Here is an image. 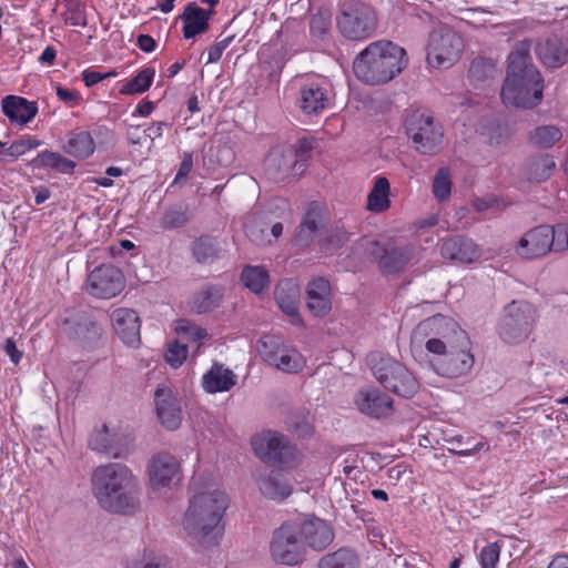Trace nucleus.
<instances>
[{"label":"nucleus","instance_id":"nucleus-1","mask_svg":"<svg viewBox=\"0 0 568 568\" xmlns=\"http://www.w3.org/2000/svg\"><path fill=\"white\" fill-rule=\"evenodd\" d=\"M435 332L439 336L430 337L425 343L427 352L436 355L432 361L434 371L447 378H457L470 372L474 356L467 333L457 323L436 315L422 321L413 333V339Z\"/></svg>","mask_w":568,"mask_h":568},{"label":"nucleus","instance_id":"nucleus-2","mask_svg":"<svg viewBox=\"0 0 568 568\" xmlns=\"http://www.w3.org/2000/svg\"><path fill=\"white\" fill-rule=\"evenodd\" d=\"M92 494L99 505L113 514H132L140 505V484L124 464L98 466L91 476Z\"/></svg>","mask_w":568,"mask_h":568},{"label":"nucleus","instance_id":"nucleus-3","mask_svg":"<svg viewBox=\"0 0 568 568\" xmlns=\"http://www.w3.org/2000/svg\"><path fill=\"white\" fill-rule=\"evenodd\" d=\"M530 47V41H519L508 55L507 77L500 92L506 105L531 109L542 100L544 80L531 63Z\"/></svg>","mask_w":568,"mask_h":568},{"label":"nucleus","instance_id":"nucleus-4","mask_svg":"<svg viewBox=\"0 0 568 568\" xmlns=\"http://www.w3.org/2000/svg\"><path fill=\"white\" fill-rule=\"evenodd\" d=\"M229 506V497L220 490L204 491L190 498L183 527L190 542L201 548L216 546L222 538L221 525Z\"/></svg>","mask_w":568,"mask_h":568},{"label":"nucleus","instance_id":"nucleus-5","mask_svg":"<svg viewBox=\"0 0 568 568\" xmlns=\"http://www.w3.org/2000/svg\"><path fill=\"white\" fill-rule=\"evenodd\" d=\"M408 64L407 52L398 44L378 40L371 42L353 61L355 77L368 85L385 84Z\"/></svg>","mask_w":568,"mask_h":568},{"label":"nucleus","instance_id":"nucleus-6","mask_svg":"<svg viewBox=\"0 0 568 568\" xmlns=\"http://www.w3.org/2000/svg\"><path fill=\"white\" fill-rule=\"evenodd\" d=\"M378 17L375 8L362 0H343L338 4L336 27L349 41H365L376 34Z\"/></svg>","mask_w":568,"mask_h":568},{"label":"nucleus","instance_id":"nucleus-7","mask_svg":"<svg viewBox=\"0 0 568 568\" xmlns=\"http://www.w3.org/2000/svg\"><path fill=\"white\" fill-rule=\"evenodd\" d=\"M251 445L256 457L268 466L294 468L298 463L296 446L276 430L267 429L254 435Z\"/></svg>","mask_w":568,"mask_h":568},{"label":"nucleus","instance_id":"nucleus-8","mask_svg":"<svg viewBox=\"0 0 568 568\" xmlns=\"http://www.w3.org/2000/svg\"><path fill=\"white\" fill-rule=\"evenodd\" d=\"M404 126L413 148L418 153L434 155L442 149L443 128L430 114L414 110L406 115Z\"/></svg>","mask_w":568,"mask_h":568},{"label":"nucleus","instance_id":"nucleus-9","mask_svg":"<svg viewBox=\"0 0 568 568\" xmlns=\"http://www.w3.org/2000/svg\"><path fill=\"white\" fill-rule=\"evenodd\" d=\"M300 523L288 520L273 532L270 551L273 559L280 564L295 566L305 559L306 546L302 539Z\"/></svg>","mask_w":568,"mask_h":568},{"label":"nucleus","instance_id":"nucleus-10","mask_svg":"<svg viewBox=\"0 0 568 568\" xmlns=\"http://www.w3.org/2000/svg\"><path fill=\"white\" fill-rule=\"evenodd\" d=\"M536 322L535 307L525 301H513L504 308L498 324V334L508 344L525 341L532 332Z\"/></svg>","mask_w":568,"mask_h":568},{"label":"nucleus","instance_id":"nucleus-11","mask_svg":"<svg viewBox=\"0 0 568 568\" xmlns=\"http://www.w3.org/2000/svg\"><path fill=\"white\" fill-rule=\"evenodd\" d=\"M373 374L385 389L399 397L412 398L419 389V383L413 373L393 358H381L374 365Z\"/></svg>","mask_w":568,"mask_h":568},{"label":"nucleus","instance_id":"nucleus-12","mask_svg":"<svg viewBox=\"0 0 568 568\" xmlns=\"http://www.w3.org/2000/svg\"><path fill=\"white\" fill-rule=\"evenodd\" d=\"M464 49L462 37L450 28H440L430 33L428 40L427 60L438 68L452 67L460 57Z\"/></svg>","mask_w":568,"mask_h":568},{"label":"nucleus","instance_id":"nucleus-13","mask_svg":"<svg viewBox=\"0 0 568 568\" xmlns=\"http://www.w3.org/2000/svg\"><path fill=\"white\" fill-rule=\"evenodd\" d=\"M366 257L377 265L384 275L402 272L413 256V248L408 245L397 246L394 244L371 241L365 248Z\"/></svg>","mask_w":568,"mask_h":568},{"label":"nucleus","instance_id":"nucleus-14","mask_svg":"<svg viewBox=\"0 0 568 568\" xmlns=\"http://www.w3.org/2000/svg\"><path fill=\"white\" fill-rule=\"evenodd\" d=\"M328 82L325 78H306L300 82L297 103L307 115L322 113L329 104Z\"/></svg>","mask_w":568,"mask_h":568},{"label":"nucleus","instance_id":"nucleus-15","mask_svg":"<svg viewBox=\"0 0 568 568\" xmlns=\"http://www.w3.org/2000/svg\"><path fill=\"white\" fill-rule=\"evenodd\" d=\"M89 292L98 298L116 296L124 287L122 271L112 264L95 267L88 276Z\"/></svg>","mask_w":568,"mask_h":568},{"label":"nucleus","instance_id":"nucleus-16","mask_svg":"<svg viewBox=\"0 0 568 568\" xmlns=\"http://www.w3.org/2000/svg\"><path fill=\"white\" fill-rule=\"evenodd\" d=\"M155 413L168 430L178 429L183 419L181 403L171 387L160 384L154 392Z\"/></svg>","mask_w":568,"mask_h":568},{"label":"nucleus","instance_id":"nucleus-17","mask_svg":"<svg viewBox=\"0 0 568 568\" xmlns=\"http://www.w3.org/2000/svg\"><path fill=\"white\" fill-rule=\"evenodd\" d=\"M65 333L70 339L80 346L94 349L102 338L101 325L90 315H80L64 322Z\"/></svg>","mask_w":568,"mask_h":568},{"label":"nucleus","instance_id":"nucleus-18","mask_svg":"<svg viewBox=\"0 0 568 568\" xmlns=\"http://www.w3.org/2000/svg\"><path fill=\"white\" fill-rule=\"evenodd\" d=\"M95 136L109 138L113 135V132L104 125H99L93 129L92 132L87 130H74L67 134V142L62 149L65 153L74 156L79 160H85L90 158L95 151Z\"/></svg>","mask_w":568,"mask_h":568},{"label":"nucleus","instance_id":"nucleus-19","mask_svg":"<svg viewBox=\"0 0 568 568\" xmlns=\"http://www.w3.org/2000/svg\"><path fill=\"white\" fill-rule=\"evenodd\" d=\"M554 234L549 225H539L526 232L519 240V255L534 258L544 256L552 250Z\"/></svg>","mask_w":568,"mask_h":568},{"label":"nucleus","instance_id":"nucleus-20","mask_svg":"<svg viewBox=\"0 0 568 568\" xmlns=\"http://www.w3.org/2000/svg\"><path fill=\"white\" fill-rule=\"evenodd\" d=\"M180 479V463L169 453H159L149 464V479L153 489L170 486L174 479Z\"/></svg>","mask_w":568,"mask_h":568},{"label":"nucleus","instance_id":"nucleus-21","mask_svg":"<svg viewBox=\"0 0 568 568\" xmlns=\"http://www.w3.org/2000/svg\"><path fill=\"white\" fill-rule=\"evenodd\" d=\"M355 403L361 413L372 418H385L393 413V399L378 388L358 390Z\"/></svg>","mask_w":568,"mask_h":568},{"label":"nucleus","instance_id":"nucleus-22","mask_svg":"<svg viewBox=\"0 0 568 568\" xmlns=\"http://www.w3.org/2000/svg\"><path fill=\"white\" fill-rule=\"evenodd\" d=\"M111 322L115 334L129 346H136L140 343V317L130 308H116L111 314Z\"/></svg>","mask_w":568,"mask_h":568},{"label":"nucleus","instance_id":"nucleus-23","mask_svg":"<svg viewBox=\"0 0 568 568\" xmlns=\"http://www.w3.org/2000/svg\"><path fill=\"white\" fill-rule=\"evenodd\" d=\"M324 227L323 209L317 202H311L295 234L296 244L303 247L311 245L322 234Z\"/></svg>","mask_w":568,"mask_h":568},{"label":"nucleus","instance_id":"nucleus-24","mask_svg":"<svg viewBox=\"0 0 568 568\" xmlns=\"http://www.w3.org/2000/svg\"><path fill=\"white\" fill-rule=\"evenodd\" d=\"M298 286L292 280H282L275 286L274 298L281 311L286 314L294 326H304V321L298 312Z\"/></svg>","mask_w":568,"mask_h":568},{"label":"nucleus","instance_id":"nucleus-25","mask_svg":"<svg viewBox=\"0 0 568 568\" xmlns=\"http://www.w3.org/2000/svg\"><path fill=\"white\" fill-rule=\"evenodd\" d=\"M535 53L546 68L558 69L568 61V43L557 34H552L537 42Z\"/></svg>","mask_w":568,"mask_h":568},{"label":"nucleus","instance_id":"nucleus-26","mask_svg":"<svg viewBox=\"0 0 568 568\" xmlns=\"http://www.w3.org/2000/svg\"><path fill=\"white\" fill-rule=\"evenodd\" d=\"M214 14L212 9H203L195 2H189L179 19L183 23L182 33L184 39H193L205 33L210 28V20Z\"/></svg>","mask_w":568,"mask_h":568},{"label":"nucleus","instance_id":"nucleus-27","mask_svg":"<svg viewBox=\"0 0 568 568\" xmlns=\"http://www.w3.org/2000/svg\"><path fill=\"white\" fill-rule=\"evenodd\" d=\"M306 306L317 317L327 315L332 310L329 281L324 277L313 278L306 288Z\"/></svg>","mask_w":568,"mask_h":568},{"label":"nucleus","instance_id":"nucleus-28","mask_svg":"<svg viewBox=\"0 0 568 568\" xmlns=\"http://www.w3.org/2000/svg\"><path fill=\"white\" fill-rule=\"evenodd\" d=\"M300 528L303 530L302 539L306 548L311 547L314 550L321 551L334 540L332 527L323 519L314 517L304 520L300 523Z\"/></svg>","mask_w":568,"mask_h":568},{"label":"nucleus","instance_id":"nucleus-29","mask_svg":"<svg viewBox=\"0 0 568 568\" xmlns=\"http://www.w3.org/2000/svg\"><path fill=\"white\" fill-rule=\"evenodd\" d=\"M444 258L460 263H471L478 257L476 244L468 237L455 235L444 239L440 245Z\"/></svg>","mask_w":568,"mask_h":568},{"label":"nucleus","instance_id":"nucleus-30","mask_svg":"<svg viewBox=\"0 0 568 568\" xmlns=\"http://www.w3.org/2000/svg\"><path fill=\"white\" fill-rule=\"evenodd\" d=\"M265 173L268 179L281 182L287 176H301L303 172H298L296 159L292 152H271L265 160Z\"/></svg>","mask_w":568,"mask_h":568},{"label":"nucleus","instance_id":"nucleus-31","mask_svg":"<svg viewBox=\"0 0 568 568\" xmlns=\"http://www.w3.org/2000/svg\"><path fill=\"white\" fill-rule=\"evenodd\" d=\"M89 447L98 453H103L113 458H123L129 454V448L120 444L119 435L111 433L108 425L103 424L89 437Z\"/></svg>","mask_w":568,"mask_h":568},{"label":"nucleus","instance_id":"nucleus-32","mask_svg":"<svg viewBox=\"0 0 568 568\" xmlns=\"http://www.w3.org/2000/svg\"><path fill=\"white\" fill-rule=\"evenodd\" d=\"M236 382L237 377L233 371L217 362L202 376L203 389L209 394L229 392Z\"/></svg>","mask_w":568,"mask_h":568},{"label":"nucleus","instance_id":"nucleus-33","mask_svg":"<svg viewBox=\"0 0 568 568\" xmlns=\"http://www.w3.org/2000/svg\"><path fill=\"white\" fill-rule=\"evenodd\" d=\"M2 112L13 123H29L38 113V103L23 97L7 95L2 100Z\"/></svg>","mask_w":568,"mask_h":568},{"label":"nucleus","instance_id":"nucleus-34","mask_svg":"<svg viewBox=\"0 0 568 568\" xmlns=\"http://www.w3.org/2000/svg\"><path fill=\"white\" fill-rule=\"evenodd\" d=\"M225 295L222 284H205L193 294L191 310L195 314H205L217 308Z\"/></svg>","mask_w":568,"mask_h":568},{"label":"nucleus","instance_id":"nucleus-35","mask_svg":"<svg viewBox=\"0 0 568 568\" xmlns=\"http://www.w3.org/2000/svg\"><path fill=\"white\" fill-rule=\"evenodd\" d=\"M257 483L261 493L272 500L283 501L293 491L290 480L276 469L261 476Z\"/></svg>","mask_w":568,"mask_h":568},{"label":"nucleus","instance_id":"nucleus-36","mask_svg":"<svg viewBox=\"0 0 568 568\" xmlns=\"http://www.w3.org/2000/svg\"><path fill=\"white\" fill-rule=\"evenodd\" d=\"M33 169L52 170L60 174H73L77 163L59 152L44 150L37 154L30 162Z\"/></svg>","mask_w":568,"mask_h":568},{"label":"nucleus","instance_id":"nucleus-37","mask_svg":"<svg viewBox=\"0 0 568 568\" xmlns=\"http://www.w3.org/2000/svg\"><path fill=\"white\" fill-rule=\"evenodd\" d=\"M191 252L199 264H212L220 257V242L216 237L202 235L192 242Z\"/></svg>","mask_w":568,"mask_h":568},{"label":"nucleus","instance_id":"nucleus-38","mask_svg":"<svg viewBox=\"0 0 568 568\" xmlns=\"http://www.w3.org/2000/svg\"><path fill=\"white\" fill-rule=\"evenodd\" d=\"M240 278L244 286L256 295L263 294L271 283L270 273L264 265H245Z\"/></svg>","mask_w":568,"mask_h":568},{"label":"nucleus","instance_id":"nucleus-39","mask_svg":"<svg viewBox=\"0 0 568 568\" xmlns=\"http://www.w3.org/2000/svg\"><path fill=\"white\" fill-rule=\"evenodd\" d=\"M389 193V181L385 176H376L373 189L367 195V209L375 213L388 210L390 206Z\"/></svg>","mask_w":568,"mask_h":568},{"label":"nucleus","instance_id":"nucleus-40","mask_svg":"<svg viewBox=\"0 0 568 568\" xmlns=\"http://www.w3.org/2000/svg\"><path fill=\"white\" fill-rule=\"evenodd\" d=\"M555 165L554 158L549 154L531 156L526 162L525 174L529 181L544 182L550 178Z\"/></svg>","mask_w":568,"mask_h":568},{"label":"nucleus","instance_id":"nucleus-41","mask_svg":"<svg viewBox=\"0 0 568 568\" xmlns=\"http://www.w3.org/2000/svg\"><path fill=\"white\" fill-rule=\"evenodd\" d=\"M359 559L349 548H339L326 554L318 561V568H358Z\"/></svg>","mask_w":568,"mask_h":568},{"label":"nucleus","instance_id":"nucleus-42","mask_svg":"<svg viewBox=\"0 0 568 568\" xmlns=\"http://www.w3.org/2000/svg\"><path fill=\"white\" fill-rule=\"evenodd\" d=\"M191 220L190 207L185 203H179L168 207L161 219V226L164 230L183 227Z\"/></svg>","mask_w":568,"mask_h":568},{"label":"nucleus","instance_id":"nucleus-43","mask_svg":"<svg viewBox=\"0 0 568 568\" xmlns=\"http://www.w3.org/2000/svg\"><path fill=\"white\" fill-rule=\"evenodd\" d=\"M562 138V131L556 125H540L529 132V141L539 149H549Z\"/></svg>","mask_w":568,"mask_h":568},{"label":"nucleus","instance_id":"nucleus-44","mask_svg":"<svg viewBox=\"0 0 568 568\" xmlns=\"http://www.w3.org/2000/svg\"><path fill=\"white\" fill-rule=\"evenodd\" d=\"M125 568H171L169 559L154 549L145 548L128 561Z\"/></svg>","mask_w":568,"mask_h":568},{"label":"nucleus","instance_id":"nucleus-45","mask_svg":"<svg viewBox=\"0 0 568 568\" xmlns=\"http://www.w3.org/2000/svg\"><path fill=\"white\" fill-rule=\"evenodd\" d=\"M498 73L496 63L489 58H476L471 61L468 77L475 83H484L494 79Z\"/></svg>","mask_w":568,"mask_h":568},{"label":"nucleus","instance_id":"nucleus-46","mask_svg":"<svg viewBox=\"0 0 568 568\" xmlns=\"http://www.w3.org/2000/svg\"><path fill=\"white\" fill-rule=\"evenodd\" d=\"M155 70L153 68H145L141 70L134 78L124 83L120 93L125 95L140 94L150 89Z\"/></svg>","mask_w":568,"mask_h":568},{"label":"nucleus","instance_id":"nucleus-47","mask_svg":"<svg viewBox=\"0 0 568 568\" xmlns=\"http://www.w3.org/2000/svg\"><path fill=\"white\" fill-rule=\"evenodd\" d=\"M285 347L282 337L276 335H264L260 338L257 351L264 362L272 365L277 361L278 353Z\"/></svg>","mask_w":568,"mask_h":568},{"label":"nucleus","instance_id":"nucleus-48","mask_svg":"<svg viewBox=\"0 0 568 568\" xmlns=\"http://www.w3.org/2000/svg\"><path fill=\"white\" fill-rule=\"evenodd\" d=\"M271 366L285 373H297L303 367L301 354L296 349L286 346L277 355V361Z\"/></svg>","mask_w":568,"mask_h":568},{"label":"nucleus","instance_id":"nucleus-49","mask_svg":"<svg viewBox=\"0 0 568 568\" xmlns=\"http://www.w3.org/2000/svg\"><path fill=\"white\" fill-rule=\"evenodd\" d=\"M313 149L314 139L307 136L300 138L294 144L293 149H286V152H292L296 159L298 172H305L307 162L312 158Z\"/></svg>","mask_w":568,"mask_h":568},{"label":"nucleus","instance_id":"nucleus-50","mask_svg":"<svg viewBox=\"0 0 568 568\" xmlns=\"http://www.w3.org/2000/svg\"><path fill=\"white\" fill-rule=\"evenodd\" d=\"M332 20L326 12H317L310 19V33L313 38L325 40L331 31Z\"/></svg>","mask_w":568,"mask_h":568},{"label":"nucleus","instance_id":"nucleus-51","mask_svg":"<svg viewBox=\"0 0 568 568\" xmlns=\"http://www.w3.org/2000/svg\"><path fill=\"white\" fill-rule=\"evenodd\" d=\"M452 191L450 172L447 168H440L434 176L433 193L439 201L449 197Z\"/></svg>","mask_w":568,"mask_h":568},{"label":"nucleus","instance_id":"nucleus-52","mask_svg":"<svg viewBox=\"0 0 568 568\" xmlns=\"http://www.w3.org/2000/svg\"><path fill=\"white\" fill-rule=\"evenodd\" d=\"M64 21L72 27H85L84 7L80 0H64Z\"/></svg>","mask_w":568,"mask_h":568},{"label":"nucleus","instance_id":"nucleus-53","mask_svg":"<svg viewBox=\"0 0 568 568\" xmlns=\"http://www.w3.org/2000/svg\"><path fill=\"white\" fill-rule=\"evenodd\" d=\"M42 142L36 138L20 139L11 143L10 146L4 149L1 154L10 156L12 160H17L23 155L27 151L37 149Z\"/></svg>","mask_w":568,"mask_h":568},{"label":"nucleus","instance_id":"nucleus-54","mask_svg":"<svg viewBox=\"0 0 568 568\" xmlns=\"http://www.w3.org/2000/svg\"><path fill=\"white\" fill-rule=\"evenodd\" d=\"M500 550V546L496 541L486 544L478 554L480 568H497Z\"/></svg>","mask_w":568,"mask_h":568},{"label":"nucleus","instance_id":"nucleus-55","mask_svg":"<svg viewBox=\"0 0 568 568\" xmlns=\"http://www.w3.org/2000/svg\"><path fill=\"white\" fill-rule=\"evenodd\" d=\"M187 356V346L179 342L169 345L165 353V361L173 367H179Z\"/></svg>","mask_w":568,"mask_h":568},{"label":"nucleus","instance_id":"nucleus-56","mask_svg":"<svg viewBox=\"0 0 568 568\" xmlns=\"http://www.w3.org/2000/svg\"><path fill=\"white\" fill-rule=\"evenodd\" d=\"M554 234V251L568 250V223H558L550 226Z\"/></svg>","mask_w":568,"mask_h":568},{"label":"nucleus","instance_id":"nucleus-57","mask_svg":"<svg viewBox=\"0 0 568 568\" xmlns=\"http://www.w3.org/2000/svg\"><path fill=\"white\" fill-rule=\"evenodd\" d=\"M234 36H229L221 41L215 42L209 48L207 63H216L220 61L223 51L232 43Z\"/></svg>","mask_w":568,"mask_h":568},{"label":"nucleus","instance_id":"nucleus-58","mask_svg":"<svg viewBox=\"0 0 568 568\" xmlns=\"http://www.w3.org/2000/svg\"><path fill=\"white\" fill-rule=\"evenodd\" d=\"M55 93L58 99L65 103L68 106H74L82 100L81 94L77 90L68 89L61 85H57Z\"/></svg>","mask_w":568,"mask_h":568},{"label":"nucleus","instance_id":"nucleus-59","mask_svg":"<svg viewBox=\"0 0 568 568\" xmlns=\"http://www.w3.org/2000/svg\"><path fill=\"white\" fill-rule=\"evenodd\" d=\"M116 74L118 73L115 71L100 72V71L87 69L82 72V80H83L84 84L90 88L105 79L115 77Z\"/></svg>","mask_w":568,"mask_h":568},{"label":"nucleus","instance_id":"nucleus-60","mask_svg":"<svg viewBox=\"0 0 568 568\" xmlns=\"http://www.w3.org/2000/svg\"><path fill=\"white\" fill-rule=\"evenodd\" d=\"M193 168V155L190 152H184L182 162L180 163L179 170L176 172L174 183H178L181 180H185Z\"/></svg>","mask_w":568,"mask_h":568},{"label":"nucleus","instance_id":"nucleus-61","mask_svg":"<svg viewBox=\"0 0 568 568\" xmlns=\"http://www.w3.org/2000/svg\"><path fill=\"white\" fill-rule=\"evenodd\" d=\"M3 351L10 357L13 364H19L22 358V352L17 348L16 341L13 338H7L3 345Z\"/></svg>","mask_w":568,"mask_h":568},{"label":"nucleus","instance_id":"nucleus-62","mask_svg":"<svg viewBox=\"0 0 568 568\" xmlns=\"http://www.w3.org/2000/svg\"><path fill=\"white\" fill-rule=\"evenodd\" d=\"M169 126H170V123L164 122V121L152 122L151 125H149L144 130V133L146 136H149L153 141L155 139L161 138L163 134V130Z\"/></svg>","mask_w":568,"mask_h":568},{"label":"nucleus","instance_id":"nucleus-63","mask_svg":"<svg viewBox=\"0 0 568 568\" xmlns=\"http://www.w3.org/2000/svg\"><path fill=\"white\" fill-rule=\"evenodd\" d=\"M294 432L300 437H306L312 434L313 427L311 424V417H310L308 413L306 415L303 414L302 422H301V424H296L294 426Z\"/></svg>","mask_w":568,"mask_h":568},{"label":"nucleus","instance_id":"nucleus-64","mask_svg":"<svg viewBox=\"0 0 568 568\" xmlns=\"http://www.w3.org/2000/svg\"><path fill=\"white\" fill-rule=\"evenodd\" d=\"M136 45L143 52H152L156 48V42L150 34H140L136 40Z\"/></svg>","mask_w":568,"mask_h":568}]
</instances>
